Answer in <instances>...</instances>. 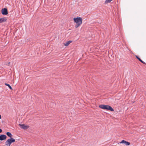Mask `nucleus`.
<instances>
[{"label":"nucleus","instance_id":"f257e3e1","mask_svg":"<svg viewBox=\"0 0 146 146\" xmlns=\"http://www.w3.org/2000/svg\"><path fill=\"white\" fill-rule=\"evenodd\" d=\"M74 21L76 23L75 27L76 28L79 27L82 23V19L80 17L74 18Z\"/></svg>","mask_w":146,"mask_h":146},{"label":"nucleus","instance_id":"f03ea898","mask_svg":"<svg viewBox=\"0 0 146 146\" xmlns=\"http://www.w3.org/2000/svg\"><path fill=\"white\" fill-rule=\"evenodd\" d=\"M100 108L104 110H110L111 111H114L113 109L110 106L107 105H100L99 106Z\"/></svg>","mask_w":146,"mask_h":146},{"label":"nucleus","instance_id":"7ed1b4c3","mask_svg":"<svg viewBox=\"0 0 146 146\" xmlns=\"http://www.w3.org/2000/svg\"><path fill=\"white\" fill-rule=\"evenodd\" d=\"M15 140L13 138H11L8 139L5 142V145L7 146H10L11 144L15 142Z\"/></svg>","mask_w":146,"mask_h":146},{"label":"nucleus","instance_id":"20e7f679","mask_svg":"<svg viewBox=\"0 0 146 146\" xmlns=\"http://www.w3.org/2000/svg\"><path fill=\"white\" fill-rule=\"evenodd\" d=\"M19 125L20 127L23 129H28L29 126L27 125H26L24 124H19Z\"/></svg>","mask_w":146,"mask_h":146},{"label":"nucleus","instance_id":"39448f33","mask_svg":"<svg viewBox=\"0 0 146 146\" xmlns=\"http://www.w3.org/2000/svg\"><path fill=\"white\" fill-rule=\"evenodd\" d=\"M1 13L3 15H7L8 14V12L7 9L5 8L2 9L1 10Z\"/></svg>","mask_w":146,"mask_h":146},{"label":"nucleus","instance_id":"423d86ee","mask_svg":"<svg viewBox=\"0 0 146 146\" xmlns=\"http://www.w3.org/2000/svg\"><path fill=\"white\" fill-rule=\"evenodd\" d=\"M7 136L5 135H0V140L2 141L6 139Z\"/></svg>","mask_w":146,"mask_h":146},{"label":"nucleus","instance_id":"0eeeda50","mask_svg":"<svg viewBox=\"0 0 146 146\" xmlns=\"http://www.w3.org/2000/svg\"><path fill=\"white\" fill-rule=\"evenodd\" d=\"M120 143H124L127 146H128L130 145V143L129 142H127L124 140H123L121 141Z\"/></svg>","mask_w":146,"mask_h":146},{"label":"nucleus","instance_id":"6e6552de","mask_svg":"<svg viewBox=\"0 0 146 146\" xmlns=\"http://www.w3.org/2000/svg\"><path fill=\"white\" fill-rule=\"evenodd\" d=\"M7 20V18L6 17H3L0 18V23L5 22Z\"/></svg>","mask_w":146,"mask_h":146},{"label":"nucleus","instance_id":"1a4fd4ad","mask_svg":"<svg viewBox=\"0 0 146 146\" xmlns=\"http://www.w3.org/2000/svg\"><path fill=\"white\" fill-rule=\"evenodd\" d=\"M7 135L9 137H10L11 138H12V137L13 136V135L11 133L9 132H7L6 133Z\"/></svg>","mask_w":146,"mask_h":146},{"label":"nucleus","instance_id":"9d476101","mask_svg":"<svg viewBox=\"0 0 146 146\" xmlns=\"http://www.w3.org/2000/svg\"><path fill=\"white\" fill-rule=\"evenodd\" d=\"M72 42V41L71 40H69L67 42H66V43H64V45L66 46H68L69 44L71 42Z\"/></svg>","mask_w":146,"mask_h":146},{"label":"nucleus","instance_id":"9b49d317","mask_svg":"<svg viewBox=\"0 0 146 146\" xmlns=\"http://www.w3.org/2000/svg\"><path fill=\"white\" fill-rule=\"evenodd\" d=\"M5 85L8 86L9 87V88L10 89L12 90V88L10 86V85L9 84H7V83H5Z\"/></svg>","mask_w":146,"mask_h":146},{"label":"nucleus","instance_id":"f8f14e48","mask_svg":"<svg viewBox=\"0 0 146 146\" xmlns=\"http://www.w3.org/2000/svg\"><path fill=\"white\" fill-rule=\"evenodd\" d=\"M112 0H106L105 2L106 3H109Z\"/></svg>","mask_w":146,"mask_h":146},{"label":"nucleus","instance_id":"ddd939ff","mask_svg":"<svg viewBox=\"0 0 146 146\" xmlns=\"http://www.w3.org/2000/svg\"><path fill=\"white\" fill-rule=\"evenodd\" d=\"M136 58L139 60L140 61V60H141V59L139 58L138 56H136Z\"/></svg>","mask_w":146,"mask_h":146},{"label":"nucleus","instance_id":"4468645a","mask_svg":"<svg viewBox=\"0 0 146 146\" xmlns=\"http://www.w3.org/2000/svg\"><path fill=\"white\" fill-rule=\"evenodd\" d=\"M142 63H143V64H146V63L145 62H143H143Z\"/></svg>","mask_w":146,"mask_h":146},{"label":"nucleus","instance_id":"2eb2a0df","mask_svg":"<svg viewBox=\"0 0 146 146\" xmlns=\"http://www.w3.org/2000/svg\"><path fill=\"white\" fill-rule=\"evenodd\" d=\"M2 131V130L1 129H0V133H1Z\"/></svg>","mask_w":146,"mask_h":146},{"label":"nucleus","instance_id":"dca6fc26","mask_svg":"<svg viewBox=\"0 0 146 146\" xmlns=\"http://www.w3.org/2000/svg\"><path fill=\"white\" fill-rule=\"evenodd\" d=\"M140 61L141 62H143V61H142V60L141 59L140 60V61Z\"/></svg>","mask_w":146,"mask_h":146},{"label":"nucleus","instance_id":"f3484780","mask_svg":"<svg viewBox=\"0 0 146 146\" xmlns=\"http://www.w3.org/2000/svg\"><path fill=\"white\" fill-rule=\"evenodd\" d=\"M10 63V62H9L8 64H7V65H9V64Z\"/></svg>","mask_w":146,"mask_h":146}]
</instances>
